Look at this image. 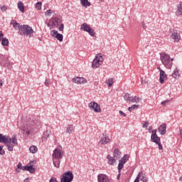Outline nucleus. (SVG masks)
Masks as SVG:
<instances>
[{
  "instance_id": "f3484780",
  "label": "nucleus",
  "mask_w": 182,
  "mask_h": 182,
  "mask_svg": "<svg viewBox=\"0 0 182 182\" xmlns=\"http://www.w3.org/2000/svg\"><path fill=\"white\" fill-rule=\"evenodd\" d=\"M13 27L14 28V29H16V31H18V32H21V28H22V25L16 22V21H14Z\"/></svg>"
},
{
  "instance_id": "09e8293b",
  "label": "nucleus",
  "mask_w": 182,
  "mask_h": 182,
  "mask_svg": "<svg viewBox=\"0 0 182 182\" xmlns=\"http://www.w3.org/2000/svg\"><path fill=\"white\" fill-rule=\"evenodd\" d=\"M151 133V136H157V129L152 130Z\"/></svg>"
},
{
  "instance_id": "f704fd0d",
  "label": "nucleus",
  "mask_w": 182,
  "mask_h": 182,
  "mask_svg": "<svg viewBox=\"0 0 182 182\" xmlns=\"http://www.w3.org/2000/svg\"><path fill=\"white\" fill-rule=\"evenodd\" d=\"M36 9L37 11H41V9H42V2L38 1L36 4Z\"/></svg>"
},
{
  "instance_id": "5701e85b",
  "label": "nucleus",
  "mask_w": 182,
  "mask_h": 182,
  "mask_svg": "<svg viewBox=\"0 0 182 182\" xmlns=\"http://www.w3.org/2000/svg\"><path fill=\"white\" fill-rule=\"evenodd\" d=\"M140 181L142 182H148L149 179L147 178V177H146V173H144L143 171H141V173L140 174V178H139Z\"/></svg>"
},
{
  "instance_id": "4468645a",
  "label": "nucleus",
  "mask_w": 182,
  "mask_h": 182,
  "mask_svg": "<svg viewBox=\"0 0 182 182\" xmlns=\"http://www.w3.org/2000/svg\"><path fill=\"white\" fill-rule=\"evenodd\" d=\"M181 38V37L180 36V34H178V33L177 32H173L170 36V38L172 39L173 42H178Z\"/></svg>"
},
{
  "instance_id": "6e6d98bb",
  "label": "nucleus",
  "mask_w": 182,
  "mask_h": 182,
  "mask_svg": "<svg viewBox=\"0 0 182 182\" xmlns=\"http://www.w3.org/2000/svg\"><path fill=\"white\" fill-rule=\"evenodd\" d=\"M166 103H168V100L162 101L161 105H162V106H166Z\"/></svg>"
},
{
  "instance_id": "a18cd8bd",
  "label": "nucleus",
  "mask_w": 182,
  "mask_h": 182,
  "mask_svg": "<svg viewBox=\"0 0 182 182\" xmlns=\"http://www.w3.org/2000/svg\"><path fill=\"white\" fill-rule=\"evenodd\" d=\"M0 154L4 156L5 154V151L4 150V146H0Z\"/></svg>"
},
{
  "instance_id": "ddd939ff",
  "label": "nucleus",
  "mask_w": 182,
  "mask_h": 182,
  "mask_svg": "<svg viewBox=\"0 0 182 182\" xmlns=\"http://www.w3.org/2000/svg\"><path fill=\"white\" fill-rule=\"evenodd\" d=\"M159 82L163 85L164 83L165 80H167V74H166V72L164 70H161V73H159Z\"/></svg>"
},
{
  "instance_id": "3c124183",
  "label": "nucleus",
  "mask_w": 182,
  "mask_h": 182,
  "mask_svg": "<svg viewBox=\"0 0 182 182\" xmlns=\"http://www.w3.org/2000/svg\"><path fill=\"white\" fill-rule=\"evenodd\" d=\"M21 130L25 133L27 130H28V127H21Z\"/></svg>"
},
{
  "instance_id": "dca6fc26",
  "label": "nucleus",
  "mask_w": 182,
  "mask_h": 182,
  "mask_svg": "<svg viewBox=\"0 0 182 182\" xmlns=\"http://www.w3.org/2000/svg\"><path fill=\"white\" fill-rule=\"evenodd\" d=\"M1 65L3 66H6V65H9V60L8 58L4 55H0Z\"/></svg>"
},
{
  "instance_id": "c9c22d12",
  "label": "nucleus",
  "mask_w": 182,
  "mask_h": 182,
  "mask_svg": "<svg viewBox=\"0 0 182 182\" xmlns=\"http://www.w3.org/2000/svg\"><path fill=\"white\" fill-rule=\"evenodd\" d=\"M173 77L176 79V77H178L180 76V74L178 73V70L176 68L174 70L173 74H172Z\"/></svg>"
},
{
  "instance_id": "774afa93",
  "label": "nucleus",
  "mask_w": 182,
  "mask_h": 182,
  "mask_svg": "<svg viewBox=\"0 0 182 182\" xmlns=\"http://www.w3.org/2000/svg\"><path fill=\"white\" fill-rule=\"evenodd\" d=\"M120 175H121V173L119 172V173L117 175V180H119L120 178Z\"/></svg>"
},
{
  "instance_id": "864d4df0",
  "label": "nucleus",
  "mask_w": 182,
  "mask_h": 182,
  "mask_svg": "<svg viewBox=\"0 0 182 182\" xmlns=\"http://www.w3.org/2000/svg\"><path fill=\"white\" fill-rule=\"evenodd\" d=\"M119 113L121 116H123L124 117H126V113L123 112V111L119 110Z\"/></svg>"
},
{
  "instance_id": "603ef678",
  "label": "nucleus",
  "mask_w": 182,
  "mask_h": 182,
  "mask_svg": "<svg viewBox=\"0 0 182 182\" xmlns=\"http://www.w3.org/2000/svg\"><path fill=\"white\" fill-rule=\"evenodd\" d=\"M50 84V80L46 79V81H45L46 86H49Z\"/></svg>"
},
{
  "instance_id": "7ed1b4c3",
  "label": "nucleus",
  "mask_w": 182,
  "mask_h": 182,
  "mask_svg": "<svg viewBox=\"0 0 182 182\" xmlns=\"http://www.w3.org/2000/svg\"><path fill=\"white\" fill-rule=\"evenodd\" d=\"M52 24L53 26H56V28H58V26H60L59 27L60 31H63V29H65V25L62 23V16H60L53 18Z\"/></svg>"
},
{
  "instance_id": "473e14b6",
  "label": "nucleus",
  "mask_w": 182,
  "mask_h": 182,
  "mask_svg": "<svg viewBox=\"0 0 182 182\" xmlns=\"http://www.w3.org/2000/svg\"><path fill=\"white\" fill-rule=\"evenodd\" d=\"M53 164L55 167H57V168H59V166H60V159H53Z\"/></svg>"
},
{
  "instance_id": "a19ab883",
  "label": "nucleus",
  "mask_w": 182,
  "mask_h": 182,
  "mask_svg": "<svg viewBox=\"0 0 182 182\" xmlns=\"http://www.w3.org/2000/svg\"><path fill=\"white\" fill-rule=\"evenodd\" d=\"M86 82H87V80H86V79H85L83 77H80L78 85H82V83H86Z\"/></svg>"
},
{
  "instance_id": "5fc2aeb1",
  "label": "nucleus",
  "mask_w": 182,
  "mask_h": 182,
  "mask_svg": "<svg viewBox=\"0 0 182 182\" xmlns=\"http://www.w3.org/2000/svg\"><path fill=\"white\" fill-rule=\"evenodd\" d=\"M22 163L18 162V165H17V168L21 170L22 169Z\"/></svg>"
},
{
  "instance_id": "393cba45",
  "label": "nucleus",
  "mask_w": 182,
  "mask_h": 182,
  "mask_svg": "<svg viewBox=\"0 0 182 182\" xmlns=\"http://www.w3.org/2000/svg\"><path fill=\"white\" fill-rule=\"evenodd\" d=\"M26 171H29L31 174L35 173V168H33V165L31 164L30 166L26 165Z\"/></svg>"
},
{
  "instance_id": "0e129e2a",
  "label": "nucleus",
  "mask_w": 182,
  "mask_h": 182,
  "mask_svg": "<svg viewBox=\"0 0 182 182\" xmlns=\"http://www.w3.org/2000/svg\"><path fill=\"white\" fill-rule=\"evenodd\" d=\"M151 130H153V127L149 126V128H148V131L151 132Z\"/></svg>"
},
{
  "instance_id": "f8f14e48",
  "label": "nucleus",
  "mask_w": 182,
  "mask_h": 182,
  "mask_svg": "<svg viewBox=\"0 0 182 182\" xmlns=\"http://www.w3.org/2000/svg\"><path fill=\"white\" fill-rule=\"evenodd\" d=\"M98 182H110L109 178L105 174L101 173L97 176Z\"/></svg>"
},
{
  "instance_id": "e2e57ef3",
  "label": "nucleus",
  "mask_w": 182,
  "mask_h": 182,
  "mask_svg": "<svg viewBox=\"0 0 182 182\" xmlns=\"http://www.w3.org/2000/svg\"><path fill=\"white\" fill-rule=\"evenodd\" d=\"M2 38H4V33H2V31H0V41H2Z\"/></svg>"
},
{
  "instance_id": "1a4fd4ad",
  "label": "nucleus",
  "mask_w": 182,
  "mask_h": 182,
  "mask_svg": "<svg viewBox=\"0 0 182 182\" xmlns=\"http://www.w3.org/2000/svg\"><path fill=\"white\" fill-rule=\"evenodd\" d=\"M110 141V138H109V136L107 134H102V136H101V139L99 141V144L105 145L107 144Z\"/></svg>"
},
{
  "instance_id": "a211bd4d",
  "label": "nucleus",
  "mask_w": 182,
  "mask_h": 182,
  "mask_svg": "<svg viewBox=\"0 0 182 182\" xmlns=\"http://www.w3.org/2000/svg\"><path fill=\"white\" fill-rule=\"evenodd\" d=\"M151 140L153 143H159L161 141L160 137L158 135H151Z\"/></svg>"
},
{
  "instance_id": "4d7b16f0",
  "label": "nucleus",
  "mask_w": 182,
  "mask_h": 182,
  "mask_svg": "<svg viewBox=\"0 0 182 182\" xmlns=\"http://www.w3.org/2000/svg\"><path fill=\"white\" fill-rule=\"evenodd\" d=\"M6 6H3L1 7V11H2V12H5V11H6Z\"/></svg>"
},
{
  "instance_id": "052dcab7",
  "label": "nucleus",
  "mask_w": 182,
  "mask_h": 182,
  "mask_svg": "<svg viewBox=\"0 0 182 182\" xmlns=\"http://www.w3.org/2000/svg\"><path fill=\"white\" fill-rule=\"evenodd\" d=\"M141 100V98L139 97H136V101H135V103H139V102H140Z\"/></svg>"
},
{
  "instance_id": "cd10ccee",
  "label": "nucleus",
  "mask_w": 182,
  "mask_h": 182,
  "mask_svg": "<svg viewBox=\"0 0 182 182\" xmlns=\"http://www.w3.org/2000/svg\"><path fill=\"white\" fill-rule=\"evenodd\" d=\"M73 130H74L73 125L69 124L66 128L65 132L68 133L69 134H71Z\"/></svg>"
},
{
  "instance_id": "ea45409f",
  "label": "nucleus",
  "mask_w": 182,
  "mask_h": 182,
  "mask_svg": "<svg viewBox=\"0 0 182 182\" xmlns=\"http://www.w3.org/2000/svg\"><path fill=\"white\" fill-rule=\"evenodd\" d=\"M130 94L129 93H126L124 95V100H126L127 102H129V100H130Z\"/></svg>"
},
{
  "instance_id": "7c9ffc66",
  "label": "nucleus",
  "mask_w": 182,
  "mask_h": 182,
  "mask_svg": "<svg viewBox=\"0 0 182 182\" xmlns=\"http://www.w3.org/2000/svg\"><path fill=\"white\" fill-rule=\"evenodd\" d=\"M176 15H182V2L178 6Z\"/></svg>"
},
{
  "instance_id": "6e6552de",
  "label": "nucleus",
  "mask_w": 182,
  "mask_h": 182,
  "mask_svg": "<svg viewBox=\"0 0 182 182\" xmlns=\"http://www.w3.org/2000/svg\"><path fill=\"white\" fill-rule=\"evenodd\" d=\"M50 33L52 36H53V38H56V39H58V41H59L60 42H62L63 41V35L58 33V31L52 30L50 31Z\"/></svg>"
},
{
  "instance_id": "c03bdc74",
  "label": "nucleus",
  "mask_w": 182,
  "mask_h": 182,
  "mask_svg": "<svg viewBox=\"0 0 182 182\" xmlns=\"http://www.w3.org/2000/svg\"><path fill=\"white\" fill-rule=\"evenodd\" d=\"M140 174H141V171H140L138 175L136 176V178H135L134 182H139L140 181Z\"/></svg>"
},
{
  "instance_id": "9b49d317",
  "label": "nucleus",
  "mask_w": 182,
  "mask_h": 182,
  "mask_svg": "<svg viewBox=\"0 0 182 182\" xmlns=\"http://www.w3.org/2000/svg\"><path fill=\"white\" fill-rule=\"evenodd\" d=\"M8 136L0 134V143H4V144H11V139H8Z\"/></svg>"
},
{
  "instance_id": "79ce46f5",
  "label": "nucleus",
  "mask_w": 182,
  "mask_h": 182,
  "mask_svg": "<svg viewBox=\"0 0 182 182\" xmlns=\"http://www.w3.org/2000/svg\"><path fill=\"white\" fill-rule=\"evenodd\" d=\"M7 146V149L9 150V151H12L14 150V144H6Z\"/></svg>"
},
{
  "instance_id": "4be33fe9",
  "label": "nucleus",
  "mask_w": 182,
  "mask_h": 182,
  "mask_svg": "<svg viewBox=\"0 0 182 182\" xmlns=\"http://www.w3.org/2000/svg\"><path fill=\"white\" fill-rule=\"evenodd\" d=\"M129 161V155L125 154L124 156L119 160V163H122V164H126L127 161Z\"/></svg>"
},
{
  "instance_id": "13d9d810",
  "label": "nucleus",
  "mask_w": 182,
  "mask_h": 182,
  "mask_svg": "<svg viewBox=\"0 0 182 182\" xmlns=\"http://www.w3.org/2000/svg\"><path fill=\"white\" fill-rule=\"evenodd\" d=\"M23 134H26V136H29V134H31V131H29V129H27L23 132Z\"/></svg>"
},
{
  "instance_id": "6ab92c4d",
  "label": "nucleus",
  "mask_w": 182,
  "mask_h": 182,
  "mask_svg": "<svg viewBox=\"0 0 182 182\" xmlns=\"http://www.w3.org/2000/svg\"><path fill=\"white\" fill-rule=\"evenodd\" d=\"M107 159L108 160V164H110V166H113L114 163H116V159L114 157H112L110 155H108L107 156Z\"/></svg>"
},
{
  "instance_id": "37998d69",
  "label": "nucleus",
  "mask_w": 182,
  "mask_h": 182,
  "mask_svg": "<svg viewBox=\"0 0 182 182\" xmlns=\"http://www.w3.org/2000/svg\"><path fill=\"white\" fill-rule=\"evenodd\" d=\"M79 80H80L79 77H75L73 78V82L74 83H77V85H79Z\"/></svg>"
},
{
  "instance_id": "e433bc0d",
  "label": "nucleus",
  "mask_w": 182,
  "mask_h": 182,
  "mask_svg": "<svg viewBox=\"0 0 182 182\" xmlns=\"http://www.w3.org/2000/svg\"><path fill=\"white\" fill-rule=\"evenodd\" d=\"M87 32L90 36H95V29L92 28V27H90V29Z\"/></svg>"
},
{
  "instance_id": "680f3d73",
  "label": "nucleus",
  "mask_w": 182,
  "mask_h": 182,
  "mask_svg": "<svg viewBox=\"0 0 182 182\" xmlns=\"http://www.w3.org/2000/svg\"><path fill=\"white\" fill-rule=\"evenodd\" d=\"M141 26L144 29H146V28H147V26H146V23L144 22L141 23Z\"/></svg>"
},
{
  "instance_id": "69168bd1",
  "label": "nucleus",
  "mask_w": 182,
  "mask_h": 182,
  "mask_svg": "<svg viewBox=\"0 0 182 182\" xmlns=\"http://www.w3.org/2000/svg\"><path fill=\"white\" fill-rule=\"evenodd\" d=\"M21 170H23V171H26V166H22Z\"/></svg>"
},
{
  "instance_id": "2eb2a0df",
  "label": "nucleus",
  "mask_w": 182,
  "mask_h": 182,
  "mask_svg": "<svg viewBox=\"0 0 182 182\" xmlns=\"http://www.w3.org/2000/svg\"><path fill=\"white\" fill-rule=\"evenodd\" d=\"M8 139L10 140V144H14V146H18V139H16V134H14L11 138L8 136Z\"/></svg>"
},
{
  "instance_id": "aec40b11",
  "label": "nucleus",
  "mask_w": 182,
  "mask_h": 182,
  "mask_svg": "<svg viewBox=\"0 0 182 182\" xmlns=\"http://www.w3.org/2000/svg\"><path fill=\"white\" fill-rule=\"evenodd\" d=\"M90 28L91 27L90 25H87V23H84L81 25L80 29L81 31H84L85 32H87Z\"/></svg>"
},
{
  "instance_id": "0eeeda50",
  "label": "nucleus",
  "mask_w": 182,
  "mask_h": 182,
  "mask_svg": "<svg viewBox=\"0 0 182 182\" xmlns=\"http://www.w3.org/2000/svg\"><path fill=\"white\" fill-rule=\"evenodd\" d=\"M63 158V154H62V151L59 149H55L53 151V159H55V160H61Z\"/></svg>"
},
{
  "instance_id": "58836bf2",
  "label": "nucleus",
  "mask_w": 182,
  "mask_h": 182,
  "mask_svg": "<svg viewBox=\"0 0 182 182\" xmlns=\"http://www.w3.org/2000/svg\"><path fill=\"white\" fill-rule=\"evenodd\" d=\"M49 136H50V132L49 131H46L44 133H43V138L44 139H49Z\"/></svg>"
},
{
  "instance_id": "c85d7f7f",
  "label": "nucleus",
  "mask_w": 182,
  "mask_h": 182,
  "mask_svg": "<svg viewBox=\"0 0 182 182\" xmlns=\"http://www.w3.org/2000/svg\"><path fill=\"white\" fill-rule=\"evenodd\" d=\"M29 151L32 154H35V153H37L38 151V146H31L29 148Z\"/></svg>"
},
{
  "instance_id": "bf43d9fd",
  "label": "nucleus",
  "mask_w": 182,
  "mask_h": 182,
  "mask_svg": "<svg viewBox=\"0 0 182 182\" xmlns=\"http://www.w3.org/2000/svg\"><path fill=\"white\" fill-rule=\"evenodd\" d=\"M142 127H143L144 129H146V127H149V122H145V123L143 124Z\"/></svg>"
},
{
  "instance_id": "412c9836",
  "label": "nucleus",
  "mask_w": 182,
  "mask_h": 182,
  "mask_svg": "<svg viewBox=\"0 0 182 182\" xmlns=\"http://www.w3.org/2000/svg\"><path fill=\"white\" fill-rule=\"evenodd\" d=\"M18 8L22 14L25 12V6L23 5V3L22 1L18 2Z\"/></svg>"
},
{
  "instance_id": "c756f323",
  "label": "nucleus",
  "mask_w": 182,
  "mask_h": 182,
  "mask_svg": "<svg viewBox=\"0 0 182 182\" xmlns=\"http://www.w3.org/2000/svg\"><path fill=\"white\" fill-rule=\"evenodd\" d=\"M1 45L3 46H8V45H9V41L8 40V38H3L1 39Z\"/></svg>"
},
{
  "instance_id": "49530a36",
  "label": "nucleus",
  "mask_w": 182,
  "mask_h": 182,
  "mask_svg": "<svg viewBox=\"0 0 182 182\" xmlns=\"http://www.w3.org/2000/svg\"><path fill=\"white\" fill-rule=\"evenodd\" d=\"M136 96H135L134 97H131L129 102H131V103H136Z\"/></svg>"
},
{
  "instance_id": "de8ad7c7",
  "label": "nucleus",
  "mask_w": 182,
  "mask_h": 182,
  "mask_svg": "<svg viewBox=\"0 0 182 182\" xmlns=\"http://www.w3.org/2000/svg\"><path fill=\"white\" fill-rule=\"evenodd\" d=\"M156 144H157L159 146V150H163V145H161V141L156 143Z\"/></svg>"
},
{
  "instance_id": "a878e982",
  "label": "nucleus",
  "mask_w": 182,
  "mask_h": 182,
  "mask_svg": "<svg viewBox=\"0 0 182 182\" xmlns=\"http://www.w3.org/2000/svg\"><path fill=\"white\" fill-rule=\"evenodd\" d=\"M105 83L109 87H112V86H113V83H114V81L113 78H109L105 81Z\"/></svg>"
},
{
  "instance_id": "39448f33",
  "label": "nucleus",
  "mask_w": 182,
  "mask_h": 182,
  "mask_svg": "<svg viewBox=\"0 0 182 182\" xmlns=\"http://www.w3.org/2000/svg\"><path fill=\"white\" fill-rule=\"evenodd\" d=\"M103 63V57L102 55L98 54L95 56V59L92 61V69H97Z\"/></svg>"
},
{
  "instance_id": "bb28decb",
  "label": "nucleus",
  "mask_w": 182,
  "mask_h": 182,
  "mask_svg": "<svg viewBox=\"0 0 182 182\" xmlns=\"http://www.w3.org/2000/svg\"><path fill=\"white\" fill-rule=\"evenodd\" d=\"M120 149H114V157L116 158L117 159H120Z\"/></svg>"
},
{
  "instance_id": "9d476101",
  "label": "nucleus",
  "mask_w": 182,
  "mask_h": 182,
  "mask_svg": "<svg viewBox=\"0 0 182 182\" xmlns=\"http://www.w3.org/2000/svg\"><path fill=\"white\" fill-rule=\"evenodd\" d=\"M158 132L161 136H164L167 133V125L164 123L161 124L158 128Z\"/></svg>"
},
{
  "instance_id": "8fccbe9b",
  "label": "nucleus",
  "mask_w": 182,
  "mask_h": 182,
  "mask_svg": "<svg viewBox=\"0 0 182 182\" xmlns=\"http://www.w3.org/2000/svg\"><path fill=\"white\" fill-rule=\"evenodd\" d=\"M49 182H58L56 178L51 177Z\"/></svg>"
},
{
  "instance_id": "20e7f679",
  "label": "nucleus",
  "mask_w": 182,
  "mask_h": 182,
  "mask_svg": "<svg viewBox=\"0 0 182 182\" xmlns=\"http://www.w3.org/2000/svg\"><path fill=\"white\" fill-rule=\"evenodd\" d=\"M73 173L71 171H68L62 174L60 182H72L73 181Z\"/></svg>"
},
{
  "instance_id": "72a5a7b5",
  "label": "nucleus",
  "mask_w": 182,
  "mask_h": 182,
  "mask_svg": "<svg viewBox=\"0 0 182 182\" xmlns=\"http://www.w3.org/2000/svg\"><path fill=\"white\" fill-rule=\"evenodd\" d=\"M52 14H55V11L48 9L45 12L46 16H52Z\"/></svg>"
},
{
  "instance_id": "338daca9",
  "label": "nucleus",
  "mask_w": 182,
  "mask_h": 182,
  "mask_svg": "<svg viewBox=\"0 0 182 182\" xmlns=\"http://www.w3.org/2000/svg\"><path fill=\"white\" fill-rule=\"evenodd\" d=\"M157 70H159V73H161V70H163L160 67H157Z\"/></svg>"
},
{
  "instance_id": "b1692460",
  "label": "nucleus",
  "mask_w": 182,
  "mask_h": 182,
  "mask_svg": "<svg viewBox=\"0 0 182 182\" xmlns=\"http://www.w3.org/2000/svg\"><path fill=\"white\" fill-rule=\"evenodd\" d=\"M80 4L82 6H85V8H87V6H90V3L89 0H80Z\"/></svg>"
},
{
  "instance_id": "4c0bfd02",
  "label": "nucleus",
  "mask_w": 182,
  "mask_h": 182,
  "mask_svg": "<svg viewBox=\"0 0 182 182\" xmlns=\"http://www.w3.org/2000/svg\"><path fill=\"white\" fill-rule=\"evenodd\" d=\"M123 167H124V164H122L121 162H119L118 167H117L119 173L122 171V170L123 169Z\"/></svg>"
},
{
  "instance_id": "2f4dec72",
  "label": "nucleus",
  "mask_w": 182,
  "mask_h": 182,
  "mask_svg": "<svg viewBox=\"0 0 182 182\" xmlns=\"http://www.w3.org/2000/svg\"><path fill=\"white\" fill-rule=\"evenodd\" d=\"M139 107H140V106L139 105H133L132 106H131L128 108V110H129V112H133V110H134V109H139Z\"/></svg>"
},
{
  "instance_id": "423d86ee",
  "label": "nucleus",
  "mask_w": 182,
  "mask_h": 182,
  "mask_svg": "<svg viewBox=\"0 0 182 182\" xmlns=\"http://www.w3.org/2000/svg\"><path fill=\"white\" fill-rule=\"evenodd\" d=\"M89 107L90 110H94L95 113H100L102 112V108H100V105L97 102H92L89 104Z\"/></svg>"
},
{
  "instance_id": "f257e3e1",
  "label": "nucleus",
  "mask_w": 182,
  "mask_h": 182,
  "mask_svg": "<svg viewBox=\"0 0 182 182\" xmlns=\"http://www.w3.org/2000/svg\"><path fill=\"white\" fill-rule=\"evenodd\" d=\"M160 60L162 65L166 68V69H171L173 68V63L170 60V55L166 53H160Z\"/></svg>"
},
{
  "instance_id": "f03ea898",
  "label": "nucleus",
  "mask_w": 182,
  "mask_h": 182,
  "mask_svg": "<svg viewBox=\"0 0 182 182\" xmlns=\"http://www.w3.org/2000/svg\"><path fill=\"white\" fill-rule=\"evenodd\" d=\"M22 36H31L33 34V29L28 25H21L20 32H18Z\"/></svg>"
}]
</instances>
